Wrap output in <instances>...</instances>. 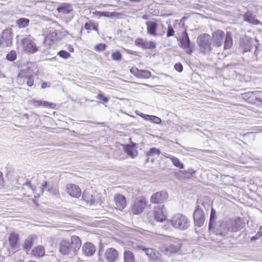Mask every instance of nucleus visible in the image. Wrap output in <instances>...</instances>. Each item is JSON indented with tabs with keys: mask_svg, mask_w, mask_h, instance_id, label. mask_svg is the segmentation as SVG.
<instances>
[{
	"mask_svg": "<svg viewBox=\"0 0 262 262\" xmlns=\"http://www.w3.org/2000/svg\"><path fill=\"white\" fill-rule=\"evenodd\" d=\"M136 144L135 143H132V144H127L124 147V151L127 154V155L132 158H134L137 156L138 154V151L136 149Z\"/></svg>",
	"mask_w": 262,
	"mask_h": 262,
	"instance_id": "nucleus-29",
	"label": "nucleus"
},
{
	"mask_svg": "<svg viewBox=\"0 0 262 262\" xmlns=\"http://www.w3.org/2000/svg\"><path fill=\"white\" fill-rule=\"evenodd\" d=\"M245 223L243 220L240 217L237 218L231 224V231L232 232H237L241 230L244 227Z\"/></svg>",
	"mask_w": 262,
	"mask_h": 262,
	"instance_id": "nucleus-28",
	"label": "nucleus"
},
{
	"mask_svg": "<svg viewBox=\"0 0 262 262\" xmlns=\"http://www.w3.org/2000/svg\"><path fill=\"white\" fill-rule=\"evenodd\" d=\"M124 262H135V256L132 252L125 250L123 253Z\"/></svg>",
	"mask_w": 262,
	"mask_h": 262,
	"instance_id": "nucleus-38",
	"label": "nucleus"
},
{
	"mask_svg": "<svg viewBox=\"0 0 262 262\" xmlns=\"http://www.w3.org/2000/svg\"><path fill=\"white\" fill-rule=\"evenodd\" d=\"M1 38L3 44L6 47H10L12 45L13 32L10 28L4 30L1 34Z\"/></svg>",
	"mask_w": 262,
	"mask_h": 262,
	"instance_id": "nucleus-13",
	"label": "nucleus"
},
{
	"mask_svg": "<svg viewBox=\"0 0 262 262\" xmlns=\"http://www.w3.org/2000/svg\"><path fill=\"white\" fill-rule=\"evenodd\" d=\"M17 55L15 51L11 50L9 52L6 57V59L9 61H14L16 59Z\"/></svg>",
	"mask_w": 262,
	"mask_h": 262,
	"instance_id": "nucleus-43",
	"label": "nucleus"
},
{
	"mask_svg": "<svg viewBox=\"0 0 262 262\" xmlns=\"http://www.w3.org/2000/svg\"><path fill=\"white\" fill-rule=\"evenodd\" d=\"M242 98H262V91L245 93L242 94Z\"/></svg>",
	"mask_w": 262,
	"mask_h": 262,
	"instance_id": "nucleus-31",
	"label": "nucleus"
},
{
	"mask_svg": "<svg viewBox=\"0 0 262 262\" xmlns=\"http://www.w3.org/2000/svg\"><path fill=\"white\" fill-rule=\"evenodd\" d=\"M244 20L248 23L254 25H258L260 24V21L256 19L253 14L248 12L246 13L243 16Z\"/></svg>",
	"mask_w": 262,
	"mask_h": 262,
	"instance_id": "nucleus-30",
	"label": "nucleus"
},
{
	"mask_svg": "<svg viewBox=\"0 0 262 262\" xmlns=\"http://www.w3.org/2000/svg\"><path fill=\"white\" fill-rule=\"evenodd\" d=\"M187 17L186 16H183L180 20V24L182 26H184V21L187 19Z\"/></svg>",
	"mask_w": 262,
	"mask_h": 262,
	"instance_id": "nucleus-60",
	"label": "nucleus"
},
{
	"mask_svg": "<svg viewBox=\"0 0 262 262\" xmlns=\"http://www.w3.org/2000/svg\"><path fill=\"white\" fill-rule=\"evenodd\" d=\"M151 73L150 71L146 70H140L138 78H149L151 77Z\"/></svg>",
	"mask_w": 262,
	"mask_h": 262,
	"instance_id": "nucleus-42",
	"label": "nucleus"
},
{
	"mask_svg": "<svg viewBox=\"0 0 262 262\" xmlns=\"http://www.w3.org/2000/svg\"><path fill=\"white\" fill-rule=\"evenodd\" d=\"M19 235L17 233L12 232L8 237V242L11 248L13 250H17L18 246Z\"/></svg>",
	"mask_w": 262,
	"mask_h": 262,
	"instance_id": "nucleus-19",
	"label": "nucleus"
},
{
	"mask_svg": "<svg viewBox=\"0 0 262 262\" xmlns=\"http://www.w3.org/2000/svg\"><path fill=\"white\" fill-rule=\"evenodd\" d=\"M99 194L92 189L85 190L82 194V199L87 204L91 206L99 202Z\"/></svg>",
	"mask_w": 262,
	"mask_h": 262,
	"instance_id": "nucleus-8",
	"label": "nucleus"
},
{
	"mask_svg": "<svg viewBox=\"0 0 262 262\" xmlns=\"http://www.w3.org/2000/svg\"><path fill=\"white\" fill-rule=\"evenodd\" d=\"M147 205V202L145 198L142 197L138 198L135 200L133 206L132 207V212L134 214H141Z\"/></svg>",
	"mask_w": 262,
	"mask_h": 262,
	"instance_id": "nucleus-10",
	"label": "nucleus"
},
{
	"mask_svg": "<svg viewBox=\"0 0 262 262\" xmlns=\"http://www.w3.org/2000/svg\"><path fill=\"white\" fill-rule=\"evenodd\" d=\"M212 39L207 33L200 34L197 38V43L202 53L206 54L212 52Z\"/></svg>",
	"mask_w": 262,
	"mask_h": 262,
	"instance_id": "nucleus-1",
	"label": "nucleus"
},
{
	"mask_svg": "<svg viewBox=\"0 0 262 262\" xmlns=\"http://www.w3.org/2000/svg\"><path fill=\"white\" fill-rule=\"evenodd\" d=\"M174 33L175 31L171 24H169L166 32V36L167 37L173 36L174 35Z\"/></svg>",
	"mask_w": 262,
	"mask_h": 262,
	"instance_id": "nucleus-49",
	"label": "nucleus"
},
{
	"mask_svg": "<svg viewBox=\"0 0 262 262\" xmlns=\"http://www.w3.org/2000/svg\"><path fill=\"white\" fill-rule=\"evenodd\" d=\"M93 14L95 16H97L98 18L101 17L102 11H95L93 12Z\"/></svg>",
	"mask_w": 262,
	"mask_h": 262,
	"instance_id": "nucleus-56",
	"label": "nucleus"
},
{
	"mask_svg": "<svg viewBox=\"0 0 262 262\" xmlns=\"http://www.w3.org/2000/svg\"><path fill=\"white\" fill-rule=\"evenodd\" d=\"M168 197V193L166 191H161L152 194L150 198V201L153 204H161L166 200Z\"/></svg>",
	"mask_w": 262,
	"mask_h": 262,
	"instance_id": "nucleus-15",
	"label": "nucleus"
},
{
	"mask_svg": "<svg viewBox=\"0 0 262 262\" xmlns=\"http://www.w3.org/2000/svg\"><path fill=\"white\" fill-rule=\"evenodd\" d=\"M181 243L177 238L170 239L167 244L162 246L160 249L167 255L178 252L181 249Z\"/></svg>",
	"mask_w": 262,
	"mask_h": 262,
	"instance_id": "nucleus-5",
	"label": "nucleus"
},
{
	"mask_svg": "<svg viewBox=\"0 0 262 262\" xmlns=\"http://www.w3.org/2000/svg\"><path fill=\"white\" fill-rule=\"evenodd\" d=\"M161 152L160 150L156 148H151L146 153L147 157L152 156L155 155H160Z\"/></svg>",
	"mask_w": 262,
	"mask_h": 262,
	"instance_id": "nucleus-45",
	"label": "nucleus"
},
{
	"mask_svg": "<svg viewBox=\"0 0 262 262\" xmlns=\"http://www.w3.org/2000/svg\"><path fill=\"white\" fill-rule=\"evenodd\" d=\"M95 98H107L106 97H105L104 94L101 92H99V94H98L96 96Z\"/></svg>",
	"mask_w": 262,
	"mask_h": 262,
	"instance_id": "nucleus-58",
	"label": "nucleus"
},
{
	"mask_svg": "<svg viewBox=\"0 0 262 262\" xmlns=\"http://www.w3.org/2000/svg\"><path fill=\"white\" fill-rule=\"evenodd\" d=\"M252 39L245 35L241 37L239 40L240 46L243 48L244 52L250 51L252 46Z\"/></svg>",
	"mask_w": 262,
	"mask_h": 262,
	"instance_id": "nucleus-17",
	"label": "nucleus"
},
{
	"mask_svg": "<svg viewBox=\"0 0 262 262\" xmlns=\"http://www.w3.org/2000/svg\"><path fill=\"white\" fill-rule=\"evenodd\" d=\"M67 188L68 193L72 197L78 198L81 194V189L75 184H69Z\"/></svg>",
	"mask_w": 262,
	"mask_h": 262,
	"instance_id": "nucleus-18",
	"label": "nucleus"
},
{
	"mask_svg": "<svg viewBox=\"0 0 262 262\" xmlns=\"http://www.w3.org/2000/svg\"><path fill=\"white\" fill-rule=\"evenodd\" d=\"M32 254L36 257H42L45 254L44 248L41 246H38L32 250Z\"/></svg>",
	"mask_w": 262,
	"mask_h": 262,
	"instance_id": "nucleus-37",
	"label": "nucleus"
},
{
	"mask_svg": "<svg viewBox=\"0 0 262 262\" xmlns=\"http://www.w3.org/2000/svg\"><path fill=\"white\" fill-rule=\"evenodd\" d=\"M48 191H49L52 194H53L54 195H57L58 194V190L56 188H54L52 187H51V188L48 187Z\"/></svg>",
	"mask_w": 262,
	"mask_h": 262,
	"instance_id": "nucleus-55",
	"label": "nucleus"
},
{
	"mask_svg": "<svg viewBox=\"0 0 262 262\" xmlns=\"http://www.w3.org/2000/svg\"><path fill=\"white\" fill-rule=\"evenodd\" d=\"M216 211L213 208H211L210 211V216L209 223V230H211L213 226L215 224V220L216 219Z\"/></svg>",
	"mask_w": 262,
	"mask_h": 262,
	"instance_id": "nucleus-35",
	"label": "nucleus"
},
{
	"mask_svg": "<svg viewBox=\"0 0 262 262\" xmlns=\"http://www.w3.org/2000/svg\"><path fill=\"white\" fill-rule=\"evenodd\" d=\"M114 201L118 209L122 210L126 205L125 198L120 194H117L114 197Z\"/></svg>",
	"mask_w": 262,
	"mask_h": 262,
	"instance_id": "nucleus-25",
	"label": "nucleus"
},
{
	"mask_svg": "<svg viewBox=\"0 0 262 262\" xmlns=\"http://www.w3.org/2000/svg\"><path fill=\"white\" fill-rule=\"evenodd\" d=\"M49 86V84L47 82H42L41 83V89H45L46 88Z\"/></svg>",
	"mask_w": 262,
	"mask_h": 262,
	"instance_id": "nucleus-59",
	"label": "nucleus"
},
{
	"mask_svg": "<svg viewBox=\"0 0 262 262\" xmlns=\"http://www.w3.org/2000/svg\"><path fill=\"white\" fill-rule=\"evenodd\" d=\"M150 259H156L159 256V252L152 248H146L144 250Z\"/></svg>",
	"mask_w": 262,
	"mask_h": 262,
	"instance_id": "nucleus-33",
	"label": "nucleus"
},
{
	"mask_svg": "<svg viewBox=\"0 0 262 262\" xmlns=\"http://www.w3.org/2000/svg\"><path fill=\"white\" fill-rule=\"evenodd\" d=\"M211 230L216 235L226 237L229 231V224L228 219L220 220L215 223Z\"/></svg>",
	"mask_w": 262,
	"mask_h": 262,
	"instance_id": "nucleus-6",
	"label": "nucleus"
},
{
	"mask_svg": "<svg viewBox=\"0 0 262 262\" xmlns=\"http://www.w3.org/2000/svg\"><path fill=\"white\" fill-rule=\"evenodd\" d=\"M166 157L170 159L173 164L177 167L180 169L184 168V164L177 158L171 155L166 156Z\"/></svg>",
	"mask_w": 262,
	"mask_h": 262,
	"instance_id": "nucleus-39",
	"label": "nucleus"
},
{
	"mask_svg": "<svg viewBox=\"0 0 262 262\" xmlns=\"http://www.w3.org/2000/svg\"><path fill=\"white\" fill-rule=\"evenodd\" d=\"M131 248L133 250L137 251H144L145 249V247L141 243L138 242H133Z\"/></svg>",
	"mask_w": 262,
	"mask_h": 262,
	"instance_id": "nucleus-41",
	"label": "nucleus"
},
{
	"mask_svg": "<svg viewBox=\"0 0 262 262\" xmlns=\"http://www.w3.org/2000/svg\"><path fill=\"white\" fill-rule=\"evenodd\" d=\"M57 55L64 59H67L71 56L70 53L66 50H61L58 51L57 53Z\"/></svg>",
	"mask_w": 262,
	"mask_h": 262,
	"instance_id": "nucleus-44",
	"label": "nucleus"
},
{
	"mask_svg": "<svg viewBox=\"0 0 262 262\" xmlns=\"http://www.w3.org/2000/svg\"><path fill=\"white\" fill-rule=\"evenodd\" d=\"M136 46L143 50H153L156 48L157 44L153 41H148L142 38H137L135 41Z\"/></svg>",
	"mask_w": 262,
	"mask_h": 262,
	"instance_id": "nucleus-12",
	"label": "nucleus"
},
{
	"mask_svg": "<svg viewBox=\"0 0 262 262\" xmlns=\"http://www.w3.org/2000/svg\"><path fill=\"white\" fill-rule=\"evenodd\" d=\"M25 81L28 86H32L34 84V76L23 78L21 82Z\"/></svg>",
	"mask_w": 262,
	"mask_h": 262,
	"instance_id": "nucleus-48",
	"label": "nucleus"
},
{
	"mask_svg": "<svg viewBox=\"0 0 262 262\" xmlns=\"http://www.w3.org/2000/svg\"><path fill=\"white\" fill-rule=\"evenodd\" d=\"M67 49L70 52H74V49L72 45H69L68 46Z\"/></svg>",
	"mask_w": 262,
	"mask_h": 262,
	"instance_id": "nucleus-62",
	"label": "nucleus"
},
{
	"mask_svg": "<svg viewBox=\"0 0 262 262\" xmlns=\"http://www.w3.org/2000/svg\"><path fill=\"white\" fill-rule=\"evenodd\" d=\"M117 251L113 248H108L105 252V257L108 262H114L118 258Z\"/></svg>",
	"mask_w": 262,
	"mask_h": 262,
	"instance_id": "nucleus-22",
	"label": "nucleus"
},
{
	"mask_svg": "<svg viewBox=\"0 0 262 262\" xmlns=\"http://www.w3.org/2000/svg\"><path fill=\"white\" fill-rule=\"evenodd\" d=\"M260 237L259 236H258V235L256 234L255 236H252L251 238V241H254L258 238H259Z\"/></svg>",
	"mask_w": 262,
	"mask_h": 262,
	"instance_id": "nucleus-64",
	"label": "nucleus"
},
{
	"mask_svg": "<svg viewBox=\"0 0 262 262\" xmlns=\"http://www.w3.org/2000/svg\"><path fill=\"white\" fill-rule=\"evenodd\" d=\"M20 45L24 52L28 54H34L38 51V48L33 38L28 36L21 39Z\"/></svg>",
	"mask_w": 262,
	"mask_h": 262,
	"instance_id": "nucleus-7",
	"label": "nucleus"
},
{
	"mask_svg": "<svg viewBox=\"0 0 262 262\" xmlns=\"http://www.w3.org/2000/svg\"><path fill=\"white\" fill-rule=\"evenodd\" d=\"M101 100H102L103 103L107 102V101L108 100V99H101ZM85 101L87 102L93 103L92 106L99 105L100 103H102L101 102L95 101L94 100H91V99H85Z\"/></svg>",
	"mask_w": 262,
	"mask_h": 262,
	"instance_id": "nucleus-50",
	"label": "nucleus"
},
{
	"mask_svg": "<svg viewBox=\"0 0 262 262\" xmlns=\"http://www.w3.org/2000/svg\"><path fill=\"white\" fill-rule=\"evenodd\" d=\"M258 235V236L260 237L262 236V226H260L258 231L256 233Z\"/></svg>",
	"mask_w": 262,
	"mask_h": 262,
	"instance_id": "nucleus-63",
	"label": "nucleus"
},
{
	"mask_svg": "<svg viewBox=\"0 0 262 262\" xmlns=\"http://www.w3.org/2000/svg\"><path fill=\"white\" fill-rule=\"evenodd\" d=\"M70 243L73 253L75 254L76 251L79 249L81 246V241L78 236L73 235L71 237V242Z\"/></svg>",
	"mask_w": 262,
	"mask_h": 262,
	"instance_id": "nucleus-24",
	"label": "nucleus"
},
{
	"mask_svg": "<svg viewBox=\"0 0 262 262\" xmlns=\"http://www.w3.org/2000/svg\"><path fill=\"white\" fill-rule=\"evenodd\" d=\"M34 241V237L33 236H30L28 237H27L25 242L24 244L23 245V248L25 250H26L27 251H29L31 248H32L33 243Z\"/></svg>",
	"mask_w": 262,
	"mask_h": 262,
	"instance_id": "nucleus-36",
	"label": "nucleus"
},
{
	"mask_svg": "<svg viewBox=\"0 0 262 262\" xmlns=\"http://www.w3.org/2000/svg\"><path fill=\"white\" fill-rule=\"evenodd\" d=\"M117 15L116 12L102 11L101 17L113 18Z\"/></svg>",
	"mask_w": 262,
	"mask_h": 262,
	"instance_id": "nucleus-47",
	"label": "nucleus"
},
{
	"mask_svg": "<svg viewBox=\"0 0 262 262\" xmlns=\"http://www.w3.org/2000/svg\"><path fill=\"white\" fill-rule=\"evenodd\" d=\"M174 69L177 72L181 73L183 71V67L182 64L179 62L176 63L174 66Z\"/></svg>",
	"mask_w": 262,
	"mask_h": 262,
	"instance_id": "nucleus-53",
	"label": "nucleus"
},
{
	"mask_svg": "<svg viewBox=\"0 0 262 262\" xmlns=\"http://www.w3.org/2000/svg\"><path fill=\"white\" fill-rule=\"evenodd\" d=\"M61 39L60 35L56 30L50 28L49 33L44 37L43 43L46 45H51L55 40H59Z\"/></svg>",
	"mask_w": 262,
	"mask_h": 262,
	"instance_id": "nucleus-11",
	"label": "nucleus"
},
{
	"mask_svg": "<svg viewBox=\"0 0 262 262\" xmlns=\"http://www.w3.org/2000/svg\"><path fill=\"white\" fill-rule=\"evenodd\" d=\"M59 13L67 14L70 13L73 11L72 5L68 3H61L56 9Z\"/></svg>",
	"mask_w": 262,
	"mask_h": 262,
	"instance_id": "nucleus-27",
	"label": "nucleus"
},
{
	"mask_svg": "<svg viewBox=\"0 0 262 262\" xmlns=\"http://www.w3.org/2000/svg\"><path fill=\"white\" fill-rule=\"evenodd\" d=\"M147 27V33L152 36L156 37L158 35L157 31L158 23L156 21H147L146 22Z\"/></svg>",
	"mask_w": 262,
	"mask_h": 262,
	"instance_id": "nucleus-16",
	"label": "nucleus"
},
{
	"mask_svg": "<svg viewBox=\"0 0 262 262\" xmlns=\"http://www.w3.org/2000/svg\"><path fill=\"white\" fill-rule=\"evenodd\" d=\"M82 251L85 256H91L95 253L96 248L93 244L90 242H86L83 245Z\"/></svg>",
	"mask_w": 262,
	"mask_h": 262,
	"instance_id": "nucleus-23",
	"label": "nucleus"
},
{
	"mask_svg": "<svg viewBox=\"0 0 262 262\" xmlns=\"http://www.w3.org/2000/svg\"><path fill=\"white\" fill-rule=\"evenodd\" d=\"M130 72L135 77L138 78L140 70L136 67H132L129 70Z\"/></svg>",
	"mask_w": 262,
	"mask_h": 262,
	"instance_id": "nucleus-54",
	"label": "nucleus"
},
{
	"mask_svg": "<svg viewBox=\"0 0 262 262\" xmlns=\"http://www.w3.org/2000/svg\"><path fill=\"white\" fill-rule=\"evenodd\" d=\"M107 47V45L104 43H100L97 44L95 47L94 49L97 52H102L104 51Z\"/></svg>",
	"mask_w": 262,
	"mask_h": 262,
	"instance_id": "nucleus-46",
	"label": "nucleus"
},
{
	"mask_svg": "<svg viewBox=\"0 0 262 262\" xmlns=\"http://www.w3.org/2000/svg\"><path fill=\"white\" fill-rule=\"evenodd\" d=\"M94 24L95 23L93 21H89L88 22H86L84 24V28L85 30L89 31L90 30H92V26H94Z\"/></svg>",
	"mask_w": 262,
	"mask_h": 262,
	"instance_id": "nucleus-52",
	"label": "nucleus"
},
{
	"mask_svg": "<svg viewBox=\"0 0 262 262\" xmlns=\"http://www.w3.org/2000/svg\"><path fill=\"white\" fill-rule=\"evenodd\" d=\"M225 37L224 32L221 30H217L212 34V46L220 47L222 45Z\"/></svg>",
	"mask_w": 262,
	"mask_h": 262,
	"instance_id": "nucleus-14",
	"label": "nucleus"
},
{
	"mask_svg": "<svg viewBox=\"0 0 262 262\" xmlns=\"http://www.w3.org/2000/svg\"><path fill=\"white\" fill-rule=\"evenodd\" d=\"M111 57L114 61L119 62L121 61L122 55L119 50H116L112 53Z\"/></svg>",
	"mask_w": 262,
	"mask_h": 262,
	"instance_id": "nucleus-40",
	"label": "nucleus"
},
{
	"mask_svg": "<svg viewBox=\"0 0 262 262\" xmlns=\"http://www.w3.org/2000/svg\"><path fill=\"white\" fill-rule=\"evenodd\" d=\"M224 48L225 50L229 49V31L226 32Z\"/></svg>",
	"mask_w": 262,
	"mask_h": 262,
	"instance_id": "nucleus-51",
	"label": "nucleus"
},
{
	"mask_svg": "<svg viewBox=\"0 0 262 262\" xmlns=\"http://www.w3.org/2000/svg\"><path fill=\"white\" fill-rule=\"evenodd\" d=\"M59 251L63 255H68L73 253L69 241L66 239L61 241L59 246Z\"/></svg>",
	"mask_w": 262,
	"mask_h": 262,
	"instance_id": "nucleus-20",
	"label": "nucleus"
},
{
	"mask_svg": "<svg viewBox=\"0 0 262 262\" xmlns=\"http://www.w3.org/2000/svg\"><path fill=\"white\" fill-rule=\"evenodd\" d=\"M30 23L29 19L25 17H21L16 20V25L19 28H25L28 27Z\"/></svg>",
	"mask_w": 262,
	"mask_h": 262,
	"instance_id": "nucleus-34",
	"label": "nucleus"
},
{
	"mask_svg": "<svg viewBox=\"0 0 262 262\" xmlns=\"http://www.w3.org/2000/svg\"><path fill=\"white\" fill-rule=\"evenodd\" d=\"M172 226L181 230L187 229L190 226V221L185 215L178 213L173 215L170 220Z\"/></svg>",
	"mask_w": 262,
	"mask_h": 262,
	"instance_id": "nucleus-3",
	"label": "nucleus"
},
{
	"mask_svg": "<svg viewBox=\"0 0 262 262\" xmlns=\"http://www.w3.org/2000/svg\"><path fill=\"white\" fill-rule=\"evenodd\" d=\"M92 30L96 31L99 34L98 24L97 23H95L93 26H92Z\"/></svg>",
	"mask_w": 262,
	"mask_h": 262,
	"instance_id": "nucleus-57",
	"label": "nucleus"
},
{
	"mask_svg": "<svg viewBox=\"0 0 262 262\" xmlns=\"http://www.w3.org/2000/svg\"><path fill=\"white\" fill-rule=\"evenodd\" d=\"M139 115L144 120L149 121L156 124H160L161 122V119L156 116L145 115L142 113Z\"/></svg>",
	"mask_w": 262,
	"mask_h": 262,
	"instance_id": "nucleus-32",
	"label": "nucleus"
},
{
	"mask_svg": "<svg viewBox=\"0 0 262 262\" xmlns=\"http://www.w3.org/2000/svg\"><path fill=\"white\" fill-rule=\"evenodd\" d=\"M193 220L195 226L202 227L205 221V215L203 210L200 206H197L193 212Z\"/></svg>",
	"mask_w": 262,
	"mask_h": 262,
	"instance_id": "nucleus-9",
	"label": "nucleus"
},
{
	"mask_svg": "<svg viewBox=\"0 0 262 262\" xmlns=\"http://www.w3.org/2000/svg\"><path fill=\"white\" fill-rule=\"evenodd\" d=\"M178 41L180 43L179 46L182 49L185 50L187 54H192L194 50L195 45L194 43L190 41L186 29L182 32L181 38H178Z\"/></svg>",
	"mask_w": 262,
	"mask_h": 262,
	"instance_id": "nucleus-4",
	"label": "nucleus"
},
{
	"mask_svg": "<svg viewBox=\"0 0 262 262\" xmlns=\"http://www.w3.org/2000/svg\"><path fill=\"white\" fill-rule=\"evenodd\" d=\"M37 72L38 69L36 63L29 62L19 71L17 80L19 83L21 82L23 78L34 76Z\"/></svg>",
	"mask_w": 262,
	"mask_h": 262,
	"instance_id": "nucleus-2",
	"label": "nucleus"
},
{
	"mask_svg": "<svg viewBox=\"0 0 262 262\" xmlns=\"http://www.w3.org/2000/svg\"><path fill=\"white\" fill-rule=\"evenodd\" d=\"M42 186V193L43 192L44 190L48 187V183L46 181H45L41 185Z\"/></svg>",
	"mask_w": 262,
	"mask_h": 262,
	"instance_id": "nucleus-61",
	"label": "nucleus"
},
{
	"mask_svg": "<svg viewBox=\"0 0 262 262\" xmlns=\"http://www.w3.org/2000/svg\"><path fill=\"white\" fill-rule=\"evenodd\" d=\"M30 103L33 104L35 106H43L46 108H55L56 104L54 103L49 102L47 101H41L38 99H31Z\"/></svg>",
	"mask_w": 262,
	"mask_h": 262,
	"instance_id": "nucleus-21",
	"label": "nucleus"
},
{
	"mask_svg": "<svg viewBox=\"0 0 262 262\" xmlns=\"http://www.w3.org/2000/svg\"><path fill=\"white\" fill-rule=\"evenodd\" d=\"M163 205L157 206L154 210L155 219L159 222H163L166 219V216L163 213Z\"/></svg>",
	"mask_w": 262,
	"mask_h": 262,
	"instance_id": "nucleus-26",
	"label": "nucleus"
}]
</instances>
